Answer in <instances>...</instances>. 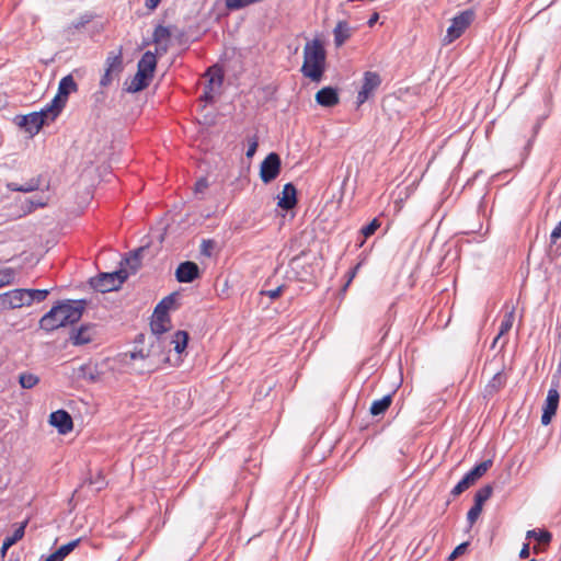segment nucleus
I'll list each match as a JSON object with an SVG mask.
<instances>
[{
	"label": "nucleus",
	"mask_w": 561,
	"mask_h": 561,
	"mask_svg": "<svg viewBox=\"0 0 561 561\" xmlns=\"http://www.w3.org/2000/svg\"><path fill=\"white\" fill-rule=\"evenodd\" d=\"M126 270H119L112 273H101L90 279V285L100 293L117 290L127 279Z\"/></svg>",
	"instance_id": "obj_5"
},
{
	"label": "nucleus",
	"mask_w": 561,
	"mask_h": 561,
	"mask_svg": "<svg viewBox=\"0 0 561 561\" xmlns=\"http://www.w3.org/2000/svg\"><path fill=\"white\" fill-rule=\"evenodd\" d=\"M214 241L213 240H203L201 245V253L205 256L211 255V250L214 249Z\"/></svg>",
	"instance_id": "obj_43"
},
{
	"label": "nucleus",
	"mask_w": 561,
	"mask_h": 561,
	"mask_svg": "<svg viewBox=\"0 0 561 561\" xmlns=\"http://www.w3.org/2000/svg\"><path fill=\"white\" fill-rule=\"evenodd\" d=\"M379 19V14L377 12H375L370 18L369 20L367 21V25L369 27H373L375 25V23L378 21Z\"/></svg>",
	"instance_id": "obj_53"
},
{
	"label": "nucleus",
	"mask_w": 561,
	"mask_h": 561,
	"mask_svg": "<svg viewBox=\"0 0 561 561\" xmlns=\"http://www.w3.org/2000/svg\"><path fill=\"white\" fill-rule=\"evenodd\" d=\"M175 302V294L164 297L154 309V320L151 321L150 328L152 336H159L169 330L170 317L168 311Z\"/></svg>",
	"instance_id": "obj_4"
},
{
	"label": "nucleus",
	"mask_w": 561,
	"mask_h": 561,
	"mask_svg": "<svg viewBox=\"0 0 561 561\" xmlns=\"http://www.w3.org/2000/svg\"><path fill=\"white\" fill-rule=\"evenodd\" d=\"M468 546H469V542H467V541L458 545L454 549V551L450 553V556L448 557V560L453 561V560L457 559L458 557L462 556L467 551Z\"/></svg>",
	"instance_id": "obj_42"
},
{
	"label": "nucleus",
	"mask_w": 561,
	"mask_h": 561,
	"mask_svg": "<svg viewBox=\"0 0 561 561\" xmlns=\"http://www.w3.org/2000/svg\"><path fill=\"white\" fill-rule=\"evenodd\" d=\"M81 541V538H77L70 542L67 543V546L69 547V549L71 550V552L79 546Z\"/></svg>",
	"instance_id": "obj_54"
},
{
	"label": "nucleus",
	"mask_w": 561,
	"mask_h": 561,
	"mask_svg": "<svg viewBox=\"0 0 561 561\" xmlns=\"http://www.w3.org/2000/svg\"><path fill=\"white\" fill-rule=\"evenodd\" d=\"M39 185H41V180L38 178H33L23 185H19L18 183L10 182L7 184V187L9 191H12V192L30 193V192L38 190Z\"/></svg>",
	"instance_id": "obj_26"
},
{
	"label": "nucleus",
	"mask_w": 561,
	"mask_h": 561,
	"mask_svg": "<svg viewBox=\"0 0 561 561\" xmlns=\"http://www.w3.org/2000/svg\"><path fill=\"white\" fill-rule=\"evenodd\" d=\"M2 286H3V283H0V287H2Z\"/></svg>",
	"instance_id": "obj_60"
},
{
	"label": "nucleus",
	"mask_w": 561,
	"mask_h": 561,
	"mask_svg": "<svg viewBox=\"0 0 561 561\" xmlns=\"http://www.w3.org/2000/svg\"><path fill=\"white\" fill-rule=\"evenodd\" d=\"M284 288H285V286L280 285V286L276 287L275 289L262 290L261 295H265V296L270 297L271 299H276L280 296Z\"/></svg>",
	"instance_id": "obj_44"
},
{
	"label": "nucleus",
	"mask_w": 561,
	"mask_h": 561,
	"mask_svg": "<svg viewBox=\"0 0 561 561\" xmlns=\"http://www.w3.org/2000/svg\"><path fill=\"white\" fill-rule=\"evenodd\" d=\"M157 67V57L156 55L148 50L146 51L137 65V70L146 75L148 78L152 79L153 72Z\"/></svg>",
	"instance_id": "obj_20"
},
{
	"label": "nucleus",
	"mask_w": 561,
	"mask_h": 561,
	"mask_svg": "<svg viewBox=\"0 0 561 561\" xmlns=\"http://www.w3.org/2000/svg\"><path fill=\"white\" fill-rule=\"evenodd\" d=\"M298 203L297 188L293 183L284 185L282 194L278 196L277 206L284 210H290Z\"/></svg>",
	"instance_id": "obj_16"
},
{
	"label": "nucleus",
	"mask_w": 561,
	"mask_h": 561,
	"mask_svg": "<svg viewBox=\"0 0 561 561\" xmlns=\"http://www.w3.org/2000/svg\"><path fill=\"white\" fill-rule=\"evenodd\" d=\"M10 547H11V546H8V545H7V546H4V541L2 542V547H1V549H0V556H1V558H4V557H5L7 551H8V549H9Z\"/></svg>",
	"instance_id": "obj_55"
},
{
	"label": "nucleus",
	"mask_w": 561,
	"mask_h": 561,
	"mask_svg": "<svg viewBox=\"0 0 561 561\" xmlns=\"http://www.w3.org/2000/svg\"><path fill=\"white\" fill-rule=\"evenodd\" d=\"M493 461L491 459L484 460L472 468L465 477L455 485L450 494L456 497L462 492L473 485L480 478H482L486 471L492 467Z\"/></svg>",
	"instance_id": "obj_7"
},
{
	"label": "nucleus",
	"mask_w": 561,
	"mask_h": 561,
	"mask_svg": "<svg viewBox=\"0 0 561 561\" xmlns=\"http://www.w3.org/2000/svg\"><path fill=\"white\" fill-rule=\"evenodd\" d=\"M187 342H188V333L186 331L180 330V331L175 332V334L170 343L174 344V351L180 354L185 350Z\"/></svg>",
	"instance_id": "obj_31"
},
{
	"label": "nucleus",
	"mask_w": 561,
	"mask_h": 561,
	"mask_svg": "<svg viewBox=\"0 0 561 561\" xmlns=\"http://www.w3.org/2000/svg\"><path fill=\"white\" fill-rule=\"evenodd\" d=\"M90 22V19L89 18H81L78 22H76L73 24L75 28H80V27H83L87 23Z\"/></svg>",
	"instance_id": "obj_52"
},
{
	"label": "nucleus",
	"mask_w": 561,
	"mask_h": 561,
	"mask_svg": "<svg viewBox=\"0 0 561 561\" xmlns=\"http://www.w3.org/2000/svg\"><path fill=\"white\" fill-rule=\"evenodd\" d=\"M482 507L483 506L474 503L473 506L469 510V512L467 514V520L470 526H472L476 523V520L478 519V517L480 516V514L482 512Z\"/></svg>",
	"instance_id": "obj_38"
},
{
	"label": "nucleus",
	"mask_w": 561,
	"mask_h": 561,
	"mask_svg": "<svg viewBox=\"0 0 561 561\" xmlns=\"http://www.w3.org/2000/svg\"><path fill=\"white\" fill-rule=\"evenodd\" d=\"M502 335H500V333L495 336V339L493 340V343H492V347H495V345L497 344L499 340L501 339Z\"/></svg>",
	"instance_id": "obj_57"
},
{
	"label": "nucleus",
	"mask_w": 561,
	"mask_h": 561,
	"mask_svg": "<svg viewBox=\"0 0 561 561\" xmlns=\"http://www.w3.org/2000/svg\"><path fill=\"white\" fill-rule=\"evenodd\" d=\"M151 82V79L148 78L146 75H142V72H139L137 70L136 75L133 77L129 83H125L126 88L125 91L129 93H136L139 91H142L146 89Z\"/></svg>",
	"instance_id": "obj_21"
},
{
	"label": "nucleus",
	"mask_w": 561,
	"mask_h": 561,
	"mask_svg": "<svg viewBox=\"0 0 561 561\" xmlns=\"http://www.w3.org/2000/svg\"><path fill=\"white\" fill-rule=\"evenodd\" d=\"M14 278V272L11 268H5L0 271V283H3V286L12 283Z\"/></svg>",
	"instance_id": "obj_41"
},
{
	"label": "nucleus",
	"mask_w": 561,
	"mask_h": 561,
	"mask_svg": "<svg viewBox=\"0 0 561 561\" xmlns=\"http://www.w3.org/2000/svg\"><path fill=\"white\" fill-rule=\"evenodd\" d=\"M257 147L259 138L256 135H254L253 137L249 138V148L245 152L247 158H252L255 154Z\"/></svg>",
	"instance_id": "obj_40"
},
{
	"label": "nucleus",
	"mask_w": 561,
	"mask_h": 561,
	"mask_svg": "<svg viewBox=\"0 0 561 561\" xmlns=\"http://www.w3.org/2000/svg\"><path fill=\"white\" fill-rule=\"evenodd\" d=\"M15 122L31 135H36L43 127L41 115L35 114V112L27 115L16 116Z\"/></svg>",
	"instance_id": "obj_17"
},
{
	"label": "nucleus",
	"mask_w": 561,
	"mask_h": 561,
	"mask_svg": "<svg viewBox=\"0 0 561 561\" xmlns=\"http://www.w3.org/2000/svg\"><path fill=\"white\" fill-rule=\"evenodd\" d=\"M280 164V158L276 152L268 153L260 167L262 182L268 184L274 181L279 175Z\"/></svg>",
	"instance_id": "obj_9"
},
{
	"label": "nucleus",
	"mask_w": 561,
	"mask_h": 561,
	"mask_svg": "<svg viewBox=\"0 0 561 561\" xmlns=\"http://www.w3.org/2000/svg\"><path fill=\"white\" fill-rule=\"evenodd\" d=\"M28 524V518L25 519L24 522H22L21 524L18 525V527L15 528V530L13 531V534L11 536H8L4 538V546H13L15 545L18 541H20L24 535H25V528Z\"/></svg>",
	"instance_id": "obj_30"
},
{
	"label": "nucleus",
	"mask_w": 561,
	"mask_h": 561,
	"mask_svg": "<svg viewBox=\"0 0 561 561\" xmlns=\"http://www.w3.org/2000/svg\"><path fill=\"white\" fill-rule=\"evenodd\" d=\"M297 260H298V256L294 257V259L291 260V262L294 263V262H295V261H297Z\"/></svg>",
	"instance_id": "obj_59"
},
{
	"label": "nucleus",
	"mask_w": 561,
	"mask_h": 561,
	"mask_svg": "<svg viewBox=\"0 0 561 561\" xmlns=\"http://www.w3.org/2000/svg\"><path fill=\"white\" fill-rule=\"evenodd\" d=\"M44 561H60V560L54 553H51Z\"/></svg>",
	"instance_id": "obj_56"
},
{
	"label": "nucleus",
	"mask_w": 561,
	"mask_h": 561,
	"mask_svg": "<svg viewBox=\"0 0 561 561\" xmlns=\"http://www.w3.org/2000/svg\"><path fill=\"white\" fill-rule=\"evenodd\" d=\"M380 227V221L377 218H374L368 225L364 226L360 229V232L365 238L373 236L376 230Z\"/></svg>",
	"instance_id": "obj_37"
},
{
	"label": "nucleus",
	"mask_w": 561,
	"mask_h": 561,
	"mask_svg": "<svg viewBox=\"0 0 561 561\" xmlns=\"http://www.w3.org/2000/svg\"><path fill=\"white\" fill-rule=\"evenodd\" d=\"M560 238H561V220L551 231L550 244H554Z\"/></svg>",
	"instance_id": "obj_47"
},
{
	"label": "nucleus",
	"mask_w": 561,
	"mask_h": 561,
	"mask_svg": "<svg viewBox=\"0 0 561 561\" xmlns=\"http://www.w3.org/2000/svg\"><path fill=\"white\" fill-rule=\"evenodd\" d=\"M25 301L31 306L34 301L41 302L46 299L49 294L48 289H23Z\"/></svg>",
	"instance_id": "obj_27"
},
{
	"label": "nucleus",
	"mask_w": 561,
	"mask_h": 561,
	"mask_svg": "<svg viewBox=\"0 0 561 561\" xmlns=\"http://www.w3.org/2000/svg\"><path fill=\"white\" fill-rule=\"evenodd\" d=\"M27 306L23 289H13L0 294V309L10 310Z\"/></svg>",
	"instance_id": "obj_13"
},
{
	"label": "nucleus",
	"mask_w": 561,
	"mask_h": 561,
	"mask_svg": "<svg viewBox=\"0 0 561 561\" xmlns=\"http://www.w3.org/2000/svg\"><path fill=\"white\" fill-rule=\"evenodd\" d=\"M60 561H64L67 556L71 553V550L66 545L59 547L55 552H53Z\"/></svg>",
	"instance_id": "obj_46"
},
{
	"label": "nucleus",
	"mask_w": 561,
	"mask_h": 561,
	"mask_svg": "<svg viewBox=\"0 0 561 561\" xmlns=\"http://www.w3.org/2000/svg\"><path fill=\"white\" fill-rule=\"evenodd\" d=\"M124 69L123 47L117 51H110L105 60V72L100 80L101 87H107L112 83L114 76H118Z\"/></svg>",
	"instance_id": "obj_8"
},
{
	"label": "nucleus",
	"mask_w": 561,
	"mask_h": 561,
	"mask_svg": "<svg viewBox=\"0 0 561 561\" xmlns=\"http://www.w3.org/2000/svg\"><path fill=\"white\" fill-rule=\"evenodd\" d=\"M527 538H535L537 541L548 545L552 539V535L547 530L537 531L533 529L527 531Z\"/></svg>",
	"instance_id": "obj_35"
},
{
	"label": "nucleus",
	"mask_w": 561,
	"mask_h": 561,
	"mask_svg": "<svg viewBox=\"0 0 561 561\" xmlns=\"http://www.w3.org/2000/svg\"><path fill=\"white\" fill-rule=\"evenodd\" d=\"M316 102L324 107H332L340 102L337 89L324 87L316 93Z\"/></svg>",
	"instance_id": "obj_18"
},
{
	"label": "nucleus",
	"mask_w": 561,
	"mask_h": 561,
	"mask_svg": "<svg viewBox=\"0 0 561 561\" xmlns=\"http://www.w3.org/2000/svg\"><path fill=\"white\" fill-rule=\"evenodd\" d=\"M78 91V84L71 75L64 77L58 84V92L54 98V106L57 108L58 103L65 107L68 101V96L72 92Z\"/></svg>",
	"instance_id": "obj_12"
},
{
	"label": "nucleus",
	"mask_w": 561,
	"mask_h": 561,
	"mask_svg": "<svg viewBox=\"0 0 561 561\" xmlns=\"http://www.w3.org/2000/svg\"><path fill=\"white\" fill-rule=\"evenodd\" d=\"M334 44L341 47L352 35V28L346 21H339L333 30Z\"/></svg>",
	"instance_id": "obj_22"
},
{
	"label": "nucleus",
	"mask_w": 561,
	"mask_h": 561,
	"mask_svg": "<svg viewBox=\"0 0 561 561\" xmlns=\"http://www.w3.org/2000/svg\"><path fill=\"white\" fill-rule=\"evenodd\" d=\"M539 127H540V125H539V124H537V125L535 126V131H537Z\"/></svg>",
	"instance_id": "obj_58"
},
{
	"label": "nucleus",
	"mask_w": 561,
	"mask_h": 561,
	"mask_svg": "<svg viewBox=\"0 0 561 561\" xmlns=\"http://www.w3.org/2000/svg\"><path fill=\"white\" fill-rule=\"evenodd\" d=\"M148 347L144 345L146 336L140 333L135 337V350L133 352L121 354V363L129 367L134 373L142 375L145 373H153L157 369L156 357H159L162 350V341L159 336H150Z\"/></svg>",
	"instance_id": "obj_1"
},
{
	"label": "nucleus",
	"mask_w": 561,
	"mask_h": 561,
	"mask_svg": "<svg viewBox=\"0 0 561 561\" xmlns=\"http://www.w3.org/2000/svg\"><path fill=\"white\" fill-rule=\"evenodd\" d=\"M28 202L31 204V208L45 207L47 205V202L41 198H33L30 199Z\"/></svg>",
	"instance_id": "obj_49"
},
{
	"label": "nucleus",
	"mask_w": 561,
	"mask_h": 561,
	"mask_svg": "<svg viewBox=\"0 0 561 561\" xmlns=\"http://www.w3.org/2000/svg\"><path fill=\"white\" fill-rule=\"evenodd\" d=\"M474 12L471 9L465 10L451 20L447 34L443 39L445 45L459 38L474 20Z\"/></svg>",
	"instance_id": "obj_6"
},
{
	"label": "nucleus",
	"mask_w": 561,
	"mask_h": 561,
	"mask_svg": "<svg viewBox=\"0 0 561 561\" xmlns=\"http://www.w3.org/2000/svg\"><path fill=\"white\" fill-rule=\"evenodd\" d=\"M327 51L319 38L308 41L304 47L301 73L313 82H320L325 72Z\"/></svg>",
	"instance_id": "obj_3"
},
{
	"label": "nucleus",
	"mask_w": 561,
	"mask_h": 561,
	"mask_svg": "<svg viewBox=\"0 0 561 561\" xmlns=\"http://www.w3.org/2000/svg\"><path fill=\"white\" fill-rule=\"evenodd\" d=\"M148 250V247H140L133 252L126 259V263L133 272H136L141 265V256L144 252Z\"/></svg>",
	"instance_id": "obj_29"
},
{
	"label": "nucleus",
	"mask_w": 561,
	"mask_h": 561,
	"mask_svg": "<svg viewBox=\"0 0 561 561\" xmlns=\"http://www.w3.org/2000/svg\"><path fill=\"white\" fill-rule=\"evenodd\" d=\"M514 317H515V308L512 307L511 310L505 313L504 319L501 322V327H500V331H499L500 335H504L512 329L513 322H514Z\"/></svg>",
	"instance_id": "obj_34"
},
{
	"label": "nucleus",
	"mask_w": 561,
	"mask_h": 561,
	"mask_svg": "<svg viewBox=\"0 0 561 561\" xmlns=\"http://www.w3.org/2000/svg\"><path fill=\"white\" fill-rule=\"evenodd\" d=\"M492 493L493 486L491 484L480 488L474 494V503L483 506V504L491 497Z\"/></svg>",
	"instance_id": "obj_32"
},
{
	"label": "nucleus",
	"mask_w": 561,
	"mask_h": 561,
	"mask_svg": "<svg viewBox=\"0 0 561 561\" xmlns=\"http://www.w3.org/2000/svg\"><path fill=\"white\" fill-rule=\"evenodd\" d=\"M560 394L558 391V382L554 387L550 388L546 398L542 410L541 423L542 425L550 424L552 417L556 415L559 405Z\"/></svg>",
	"instance_id": "obj_11"
},
{
	"label": "nucleus",
	"mask_w": 561,
	"mask_h": 561,
	"mask_svg": "<svg viewBox=\"0 0 561 561\" xmlns=\"http://www.w3.org/2000/svg\"><path fill=\"white\" fill-rule=\"evenodd\" d=\"M171 36V32L168 27L158 25L152 34V42L154 44H160L163 39H167Z\"/></svg>",
	"instance_id": "obj_36"
},
{
	"label": "nucleus",
	"mask_w": 561,
	"mask_h": 561,
	"mask_svg": "<svg viewBox=\"0 0 561 561\" xmlns=\"http://www.w3.org/2000/svg\"><path fill=\"white\" fill-rule=\"evenodd\" d=\"M87 307V300H65L54 306L39 320V328L47 332L77 323Z\"/></svg>",
	"instance_id": "obj_2"
},
{
	"label": "nucleus",
	"mask_w": 561,
	"mask_h": 561,
	"mask_svg": "<svg viewBox=\"0 0 561 561\" xmlns=\"http://www.w3.org/2000/svg\"><path fill=\"white\" fill-rule=\"evenodd\" d=\"M529 561H537V560H536V559H531V560H529Z\"/></svg>",
	"instance_id": "obj_61"
},
{
	"label": "nucleus",
	"mask_w": 561,
	"mask_h": 561,
	"mask_svg": "<svg viewBox=\"0 0 561 561\" xmlns=\"http://www.w3.org/2000/svg\"><path fill=\"white\" fill-rule=\"evenodd\" d=\"M19 381L22 388L32 389L38 383L39 378L34 374L23 373L20 375Z\"/></svg>",
	"instance_id": "obj_33"
},
{
	"label": "nucleus",
	"mask_w": 561,
	"mask_h": 561,
	"mask_svg": "<svg viewBox=\"0 0 561 561\" xmlns=\"http://www.w3.org/2000/svg\"><path fill=\"white\" fill-rule=\"evenodd\" d=\"M529 543H525L522 550L519 551L520 559H527L529 557Z\"/></svg>",
	"instance_id": "obj_50"
},
{
	"label": "nucleus",
	"mask_w": 561,
	"mask_h": 561,
	"mask_svg": "<svg viewBox=\"0 0 561 561\" xmlns=\"http://www.w3.org/2000/svg\"><path fill=\"white\" fill-rule=\"evenodd\" d=\"M57 106V108L54 106L53 99L51 102L47 104L44 108H42L39 112H35V114L41 115V121L43 125L48 121L54 122L59 116L64 107L59 103Z\"/></svg>",
	"instance_id": "obj_23"
},
{
	"label": "nucleus",
	"mask_w": 561,
	"mask_h": 561,
	"mask_svg": "<svg viewBox=\"0 0 561 561\" xmlns=\"http://www.w3.org/2000/svg\"><path fill=\"white\" fill-rule=\"evenodd\" d=\"M208 187L209 183L207 178H199L194 185V194H204Z\"/></svg>",
	"instance_id": "obj_39"
},
{
	"label": "nucleus",
	"mask_w": 561,
	"mask_h": 561,
	"mask_svg": "<svg viewBox=\"0 0 561 561\" xmlns=\"http://www.w3.org/2000/svg\"><path fill=\"white\" fill-rule=\"evenodd\" d=\"M94 325L83 324L77 330H72L69 340L73 345H84L92 341Z\"/></svg>",
	"instance_id": "obj_19"
},
{
	"label": "nucleus",
	"mask_w": 561,
	"mask_h": 561,
	"mask_svg": "<svg viewBox=\"0 0 561 561\" xmlns=\"http://www.w3.org/2000/svg\"><path fill=\"white\" fill-rule=\"evenodd\" d=\"M506 383V376L505 374L501 370V371H497L493 377L492 379L490 380V382L488 383L486 386V392L489 394H494L496 393L500 389H502Z\"/></svg>",
	"instance_id": "obj_28"
},
{
	"label": "nucleus",
	"mask_w": 561,
	"mask_h": 561,
	"mask_svg": "<svg viewBox=\"0 0 561 561\" xmlns=\"http://www.w3.org/2000/svg\"><path fill=\"white\" fill-rule=\"evenodd\" d=\"M161 0H145V4L148 9L153 10L158 7Z\"/></svg>",
	"instance_id": "obj_51"
},
{
	"label": "nucleus",
	"mask_w": 561,
	"mask_h": 561,
	"mask_svg": "<svg viewBox=\"0 0 561 561\" xmlns=\"http://www.w3.org/2000/svg\"><path fill=\"white\" fill-rule=\"evenodd\" d=\"M49 423L59 434H67L73 428L71 415L65 410H57L49 415Z\"/></svg>",
	"instance_id": "obj_15"
},
{
	"label": "nucleus",
	"mask_w": 561,
	"mask_h": 561,
	"mask_svg": "<svg viewBox=\"0 0 561 561\" xmlns=\"http://www.w3.org/2000/svg\"><path fill=\"white\" fill-rule=\"evenodd\" d=\"M222 80H224V76L218 70L208 80V84L205 87V91H204V94L201 96V100H204L206 102H211L214 100V96H213L214 87L217 85L219 88L222 84Z\"/></svg>",
	"instance_id": "obj_24"
},
{
	"label": "nucleus",
	"mask_w": 561,
	"mask_h": 561,
	"mask_svg": "<svg viewBox=\"0 0 561 561\" xmlns=\"http://www.w3.org/2000/svg\"><path fill=\"white\" fill-rule=\"evenodd\" d=\"M85 482H89L91 485L94 484L96 491H101L105 486V481L101 473L95 479L89 478Z\"/></svg>",
	"instance_id": "obj_45"
},
{
	"label": "nucleus",
	"mask_w": 561,
	"mask_h": 561,
	"mask_svg": "<svg viewBox=\"0 0 561 561\" xmlns=\"http://www.w3.org/2000/svg\"><path fill=\"white\" fill-rule=\"evenodd\" d=\"M199 277V267L195 262L185 261L175 270V278L180 283H192Z\"/></svg>",
	"instance_id": "obj_14"
},
{
	"label": "nucleus",
	"mask_w": 561,
	"mask_h": 561,
	"mask_svg": "<svg viewBox=\"0 0 561 561\" xmlns=\"http://www.w3.org/2000/svg\"><path fill=\"white\" fill-rule=\"evenodd\" d=\"M381 84V78L377 72L366 71L364 73L363 85L357 94V105L365 103L373 92Z\"/></svg>",
	"instance_id": "obj_10"
},
{
	"label": "nucleus",
	"mask_w": 561,
	"mask_h": 561,
	"mask_svg": "<svg viewBox=\"0 0 561 561\" xmlns=\"http://www.w3.org/2000/svg\"><path fill=\"white\" fill-rule=\"evenodd\" d=\"M392 403V393H389L385 397H382L379 400H376L370 405V414L373 416H379L382 415L391 405Z\"/></svg>",
	"instance_id": "obj_25"
},
{
	"label": "nucleus",
	"mask_w": 561,
	"mask_h": 561,
	"mask_svg": "<svg viewBox=\"0 0 561 561\" xmlns=\"http://www.w3.org/2000/svg\"><path fill=\"white\" fill-rule=\"evenodd\" d=\"M558 330H559V333H558V336H557L556 347H558L559 351H560L558 371L561 373V325L558 328Z\"/></svg>",
	"instance_id": "obj_48"
}]
</instances>
